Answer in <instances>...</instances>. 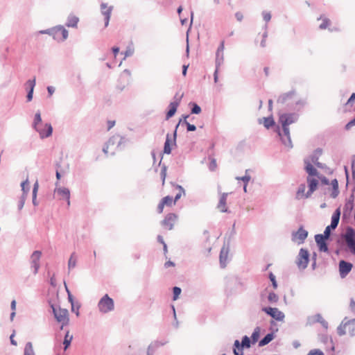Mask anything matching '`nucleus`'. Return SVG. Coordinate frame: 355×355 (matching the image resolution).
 Segmentation results:
<instances>
[{"mask_svg":"<svg viewBox=\"0 0 355 355\" xmlns=\"http://www.w3.org/2000/svg\"><path fill=\"white\" fill-rule=\"evenodd\" d=\"M297 120L298 114L295 113H284L279 116V123L282 125V131L279 126L277 128V131L284 145L288 148L293 147L288 126Z\"/></svg>","mask_w":355,"mask_h":355,"instance_id":"f257e3e1","label":"nucleus"},{"mask_svg":"<svg viewBox=\"0 0 355 355\" xmlns=\"http://www.w3.org/2000/svg\"><path fill=\"white\" fill-rule=\"evenodd\" d=\"M305 164L306 171L309 174L306 180L309 186V191L306 193V198H309L317 189L318 180L313 176L318 175V172L313 166L308 161L305 160Z\"/></svg>","mask_w":355,"mask_h":355,"instance_id":"f03ea898","label":"nucleus"},{"mask_svg":"<svg viewBox=\"0 0 355 355\" xmlns=\"http://www.w3.org/2000/svg\"><path fill=\"white\" fill-rule=\"evenodd\" d=\"M175 189H178V191L176 193L174 198L166 196L161 199L157 207L159 214L163 213L164 207H172L175 205L177 201L182 197V193H184L182 188L180 186H176Z\"/></svg>","mask_w":355,"mask_h":355,"instance_id":"7ed1b4c3","label":"nucleus"},{"mask_svg":"<svg viewBox=\"0 0 355 355\" xmlns=\"http://www.w3.org/2000/svg\"><path fill=\"white\" fill-rule=\"evenodd\" d=\"M128 139L124 137H121L119 135H116L112 136L106 143L105 146L103 147V151L104 153L107 154L110 153L112 155L114 154L115 151L109 152L108 149L110 148L111 150L114 149H122L125 144L128 141Z\"/></svg>","mask_w":355,"mask_h":355,"instance_id":"20e7f679","label":"nucleus"},{"mask_svg":"<svg viewBox=\"0 0 355 355\" xmlns=\"http://www.w3.org/2000/svg\"><path fill=\"white\" fill-rule=\"evenodd\" d=\"M51 307L56 320L62 324L61 329H63V327L69 324V322L68 310L60 307H55L53 305Z\"/></svg>","mask_w":355,"mask_h":355,"instance_id":"39448f33","label":"nucleus"},{"mask_svg":"<svg viewBox=\"0 0 355 355\" xmlns=\"http://www.w3.org/2000/svg\"><path fill=\"white\" fill-rule=\"evenodd\" d=\"M98 308L101 313H108L114 310V301L107 294H105L98 302Z\"/></svg>","mask_w":355,"mask_h":355,"instance_id":"423d86ee","label":"nucleus"},{"mask_svg":"<svg viewBox=\"0 0 355 355\" xmlns=\"http://www.w3.org/2000/svg\"><path fill=\"white\" fill-rule=\"evenodd\" d=\"M178 220V216L175 213L167 214L161 222L162 227L166 230L173 229L175 225Z\"/></svg>","mask_w":355,"mask_h":355,"instance_id":"0eeeda50","label":"nucleus"},{"mask_svg":"<svg viewBox=\"0 0 355 355\" xmlns=\"http://www.w3.org/2000/svg\"><path fill=\"white\" fill-rule=\"evenodd\" d=\"M55 35H52L53 40L58 42L65 41L69 36L68 31L62 25H58L54 26Z\"/></svg>","mask_w":355,"mask_h":355,"instance_id":"6e6552de","label":"nucleus"},{"mask_svg":"<svg viewBox=\"0 0 355 355\" xmlns=\"http://www.w3.org/2000/svg\"><path fill=\"white\" fill-rule=\"evenodd\" d=\"M345 240L350 252L355 254V232L352 228L347 229Z\"/></svg>","mask_w":355,"mask_h":355,"instance_id":"1a4fd4ad","label":"nucleus"},{"mask_svg":"<svg viewBox=\"0 0 355 355\" xmlns=\"http://www.w3.org/2000/svg\"><path fill=\"white\" fill-rule=\"evenodd\" d=\"M309 254L308 251L303 248L300 249L296 261V263L299 268L304 269L306 268L309 261Z\"/></svg>","mask_w":355,"mask_h":355,"instance_id":"9d476101","label":"nucleus"},{"mask_svg":"<svg viewBox=\"0 0 355 355\" xmlns=\"http://www.w3.org/2000/svg\"><path fill=\"white\" fill-rule=\"evenodd\" d=\"M307 236L308 232L304 230L303 227H300L297 231L293 232L292 240L294 242L301 244L304 243Z\"/></svg>","mask_w":355,"mask_h":355,"instance_id":"9b49d317","label":"nucleus"},{"mask_svg":"<svg viewBox=\"0 0 355 355\" xmlns=\"http://www.w3.org/2000/svg\"><path fill=\"white\" fill-rule=\"evenodd\" d=\"M262 310L277 320L282 321L284 318V314L277 308L265 307Z\"/></svg>","mask_w":355,"mask_h":355,"instance_id":"f8f14e48","label":"nucleus"},{"mask_svg":"<svg viewBox=\"0 0 355 355\" xmlns=\"http://www.w3.org/2000/svg\"><path fill=\"white\" fill-rule=\"evenodd\" d=\"M39 126L38 128L35 129L40 135V138L44 139L49 137L53 133V127L51 123H45L44 128Z\"/></svg>","mask_w":355,"mask_h":355,"instance_id":"ddd939ff","label":"nucleus"},{"mask_svg":"<svg viewBox=\"0 0 355 355\" xmlns=\"http://www.w3.org/2000/svg\"><path fill=\"white\" fill-rule=\"evenodd\" d=\"M42 253L40 251H35L31 257V264L33 268V274H36L40 268V259L41 258Z\"/></svg>","mask_w":355,"mask_h":355,"instance_id":"4468645a","label":"nucleus"},{"mask_svg":"<svg viewBox=\"0 0 355 355\" xmlns=\"http://www.w3.org/2000/svg\"><path fill=\"white\" fill-rule=\"evenodd\" d=\"M112 9V6L107 7V3H102L101 4V13L105 17V27H107L109 25Z\"/></svg>","mask_w":355,"mask_h":355,"instance_id":"2eb2a0df","label":"nucleus"},{"mask_svg":"<svg viewBox=\"0 0 355 355\" xmlns=\"http://www.w3.org/2000/svg\"><path fill=\"white\" fill-rule=\"evenodd\" d=\"M352 264L345 261H340L339 263V272L341 277H345L351 271Z\"/></svg>","mask_w":355,"mask_h":355,"instance_id":"dca6fc26","label":"nucleus"},{"mask_svg":"<svg viewBox=\"0 0 355 355\" xmlns=\"http://www.w3.org/2000/svg\"><path fill=\"white\" fill-rule=\"evenodd\" d=\"M315 242L319 248L320 251L327 252L328 247L326 243V240L328 239L326 237H323L322 234H317L315 236Z\"/></svg>","mask_w":355,"mask_h":355,"instance_id":"f3484780","label":"nucleus"},{"mask_svg":"<svg viewBox=\"0 0 355 355\" xmlns=\"http://www.w3.org/2000/svg\"><path fill=\"white\" fill-rule=\"evenodd\" d=\"M55 192L60 196V199L66 200L68 205H70V191L67 188H58L55 190Z\"/></svg>","mask_w":355,"mask_h":355,"instance_id":"a211bd4d","label":"nucleus"},{"mask_svg":"<svg viewBox=\"0 0 355 355\" xmlns=\"http://www.w3.org/2000/svg\"><path fill=\"white\" fill-rule=\"evenodd\" d=\"M296 92L295 90L289 91L286 93L282 94L280 95L277 99V103L281 104H284L287 103L288 101L293 99Z\"/></svg>","mask_w":355,"mask_h":355,"instance_id":"6ab92c4d","label":"nucleus"},{"mask_svg":"<svg viewBox=\"0 0 355 355\" xmlns=\"http://www.w3.org/2000/svg\"><path fill=\"white\" fill-rule=\"evenodd\" d=\"M354 323L352 321H348L338 327L339 335L346 334L347 332H350L353 329Z\"/></svg>","mask_w":355,"mask_h":355,"instance_id":"aec40b11","label":"nucleus"},{"mask_svg":"<svg viewBox=\"0 0 355 355\" xmlns=\"http://www.w3.org/2000/svg\"><path fill=\"white\" fill-rule=\"evenodd\" d=\"M227 193H223L219 199L218 204L217 205V209L220 212H227Z\"/></svg>","mask_w":355,"mask_h":355,"instance_id":"412c9836","label":"nucleus"},{"mask_svg":"<svg viewBox=\"0 0 355 355\" xmlns=\"http://www.w3.org/2000/svg\"><path fill=\"white\" fill-rule=\"evenodd\" d=\"M178 106V101H173L170 103V104L168 105V110L166 114V120H168L170 118L175 115Z\"/></svg>","mask_w":355,"mask_h":355,"instance_id":"4be33fe9","label":"nucleus"},{"mask_svg":"<svg viewBox=\"0 0 355 355\" xmlns=\"http://www.w3.org/2000/svg\"><path fill=\"white\" fill-rule=\"evenodd\" d=\"M78 21H79V19L78 17H76L72 14H70L67 17V22H66L65 25L67 27L76 28L78 26Z\"/></svg>","mask_w":355,"mask_h":355,"instance_id":"5701e85b","label":"nucleus"},{"mask_svg":"<svg viewBox=\"0 0 355 355\" xmlns=\"http://www.w3.org/2000/svg\"><path fill=\"white\" fill-rule=\"evenodd\" d=\"M340 209H337L334 213L333 214L332 216H331V225H329L331 229H335L338 223H339V220H340Z\"/></svg>","mask_w":355,"mask_h":355,"instance_id":"b1692460","label":"nucleus"},{"mask_svg":"<svg viewBox=\"0 0 355 355\" xmlns=\"http://www.w3.org/2000/svg\"><path fill=\"white\" fill-rule=\"evenodd\" d=\"M228 249L227 248H222L220 253V263L223 268L226 266V262L228 257Z\"/></svg>","mask_w":355,"mask_h":355,"instance_id":"393cba45","label":"nucleus"},{"mask_svg":"<svg viewBox=\"0 0 355 355\" xmlns=\"http://www.w3.org/2000/svg\"><path fill=\"white\" fill-rule=\"evenodd\" d=\"M42 125V124L41 113H40V111L38 110L35 114L32 126L34 129H37V128H38L39 126H40Z\"/></svg>","mask_w":355,"mask_h":355,"instance_id":"a878e982","label":"nucleus"},{"mask_svg":"<svg viewBox=\"0 0 355 355\" xmlns=\"http://www.w3.org/2000/svg\"><path fill=\"white\" fill-rule=\"evenodd\" d=\"M306 105V101L303 99H299L295 103V105L290 107V109L300 111Z\"/></svg>","mask_w":355,"mask_h":355,"instance_id":"bb28decb","label":"nucleus"},{"mask_svg":"<svg viewBox=\"0 0 355 355\" xmlns=\"http://www.w3.org/2000/svg\"><path fill=\"white\" fill-rule=\"evenodd\" d=\"M305 190H306L305 184H301L299 187L298 190H297V191L296 193V198L297 199H301L302 198H306V193H305Z\"/></svg>","mask_w":355,"mask_h":355,"instance_id":"cd10ccee","label":"nucleus"},{"mask_svg":"<svg viewBox=\"0 0 355 355\" xmlns=\"http://www.w3.org/2000/svg\"><path fill=\"white\" fill-rule=\"evenodd\" d=\"M170 142H171V139H170L169 135L168 134L166 135V141L164 143V151H163L164 154H170L171 153V147Z\"/></svg>","mask_w":355,"mask_h":355,"instance_id":"c85d7f7f","label":"nucleus"},{"mask_svg":"<svg viewBox=\"0 0 355 355\" xmlns=\"http://www.w3.org/2000/svg\"><path fill=\"white\" fill-rule=\"evenodd\" d=\"M275 121L272 116L263 118V125L267 129H269L270 128L272 127L275 125Z\"/></svg>","mask_w":355,"mask_h":355,"instance_id":"c756f323","label":"nucleus"},{"mask_svg":"<svg viewBox=\"0 0 355 355\" xmlns=\"http://www.w3.org/2000/svg\"><path fill=\"white\" fill-rule=\"evenodd\" d=\"M191 106V113L193 114H198L201 112V107L194 102H191L189 103Z\"/></svg>","mask_w":355,"mask_h":355,"instance_id":"7c9ffc66","label":"nucleus"},{"mask_svg":"<svg viewBox=\"0 0 355 355\" xmlns=\"http://www.w3.org/2000/svg\"><path fill=\"white\" fill-rule=\"evenodd\" d=\"M73 339V336L69 334V331H67L65 334L63 344L64 345V350H66L70 345L71 342Z\"/></svg>","mask_w":355,"mask_h":355,"instance_id":"2f4dec72","label":"nucleus"},{"mask_svg":"<svg viewBox=\"0 0 355 355\" xmlns=\"http://www.w3.org/2000/svg\"><path fill=\"white\" fill-rule=\"evenodd\" d=\"M332 187H333V193H331V196L333 198H336L338 193H339V191H338V182L337 181L336 179H334L331 181V183Z\"/></svg>","mask_w":355,"mask_h":355,"instance_id":"473e14b6","label":"nucleus"},{"mask_svg":"<svg viewBox=\"0 0 355 355\" xmlns=\"http://www.w3.org/2000/svg\"><path fill=\"white\" fill-rule=\"evenodd\" d=\"M235 348L234 349V355H243V347L241 346L239 340L234 342Z\"/></svg>","mask_w":355,"mask_h":355,"instance_id":"72a5a7b5","label":"nucleus"},{"mask_svg":"<svg viewBox=\"0 0 355 355\" xmlns=\"http://www.w3.org/2000/svg\"><path fill=\"white\" fill-rule=\"evenodd\" d=\"M183 117H184V120L182 121V119H180L179 123L175 126V129L174 132H173V141H174V142L175 141V138H176V136H177V129L179 127L180 124L181 123H182V124H185L187 126V123H189L187 121V119L189 117V115L183 116Z\"/></svg>","mask_w":355,"mask_h":355,"instance_id":"f704fd0d","label":"nucleus"},{"mask_svg":"<svg viewBox=\"0 0 355 355\" xmlns=\"http://www.w3.org/2000/svg\"><path fill=\"white\" fill-rule=\"evenodd\" d=\"M273 338V336L271 334H267L262 340L259 342V346H264L269 343Z\"/></svg>","mask_w":355,"mask_h":355,"instance_id":"c9c22d12","label":"nucleus"},{"mask_svg":"<svg viewBox=\"0 0 355 355\" xmlns=\"http://www.w3.org/2000/svg\"><path fill=\"white\" fill-rule=\"evenodd\" d=\"M24 355H35L31 343H28L24 349Z\"/></svg>","mask_w":355,"mask_h":355,"instance_id":"e433bc0d","label":"nucleus"},{"mask_svg":"<svg viewBox=\"0 0 355 355\" xmlns=\"http://www.w3.org/2000/svg\"><path fill=\"white\" fill-rule=\"evenodd\" d=\"M21 190L24 193H27L29 191V182L28 178L21 184Z\"/></svg>","mask_w":355,"mask_h":355,"instance_id":"4c0bfd02","label":"nucleus"},{"mask_svg":"<svg viewBox=\"0 0 355 355\" xmlns=\"http://www.w3.org/2000/svg\"><path fill=\"white\" fill-rule=\"evenodd\" d=\"M263 28L265 29V32L263 33V35H262L263 38H262V40L261 41V44H260L261 47L266 46V38L268 37V32H267L268 26H267V24H266Z\"/></svg>","mask_w":355,"mask_h":355,"instance_id":"58836bf2","label":"nucleus"},{"mask_svg":"<svg viewBox=\"0 0 355 355\" xmlns=\"http://www.w3.org/2000/svg\"><path fill=\"white\" fill-rule=\"evenodd\" d=\"M241 346L242 347H246V348H249L250 347V338L247 336H245L243 338Z\"/></svg>","mask_w":355,"mask_h":355,"instance_id":"ea45409f","label":"nucleus"},{"mask_svg":"<svg viewBox=\"0 0 355 355\" xmlns=\"http://www.w3.org/2000/svg\"><path fill=\"white\" fill-rule=\"evenodd\" d=\"M259 337V329L256 328L251 336L253 343H255L258 340Z\"/></svg>","mask_w":355,"mask_h":355,"instance_id":"a19ab883","label":"nucleus"},{"mask_svg":"<svg viewBox=\"0 0 355 355\" xmlns=\"http://www.w3.org/2000/svg\"><path fill=\"white\" fill-rule=\"evenodd\" d=\"M54 31V26L48 29L42 30L38 32V34H47L50 36L52 35H55Z\"/></svg>","mask_w":355,"mask_h":355,"instance_id":"79ce46f5","label":"nucleus"},{"mask_svg":"<svg viewBox=\"0 0 355 355\" xmlns=\"http://www.w3.org/2000/svg\"><path fill=\"white\" fill-rule=\"evenodd\" d=\"M76 263V257L75 256V254L73 253L71 255V257L69 260V267L73 268V267H75Z\"/></svg>","mask_w":355,"mask_h":355,"instance_id":"37998d69","label":"nucleus"},{"mask_svg":"<svg viewBox=\"0 0 355 355\" xmlns=\"http://www.w3.org/2000/svg\"><path fill=\"white\" fill-rule=\"evenodd\" d=\"M173 300H176L179 297V295L181 293V288L179 287L175 286L173 289Z\"/></svg>","mask_w":355,"mask_h":355,"instance_id":"c03bdc74","label":"nucleus"},{"mask_svg":"<svg viewBox=\"0 0 355 355\" xmlns=\"http://www.w3.org/2000/svg\"><path fill=\"white\" fill-rule=\"evenodd\" d=\"M36 84V79L34 77L33 79H30L26 82V85L28 86L29 89L34 90Z\"/></svg>","mask_w":355,"mask_h":355,"instance_id":"a18cd8bd","label":"nucleus"},{"mask_svg":"<svg viewBox=\"0 0 355 355\" xmlns=\"http://www.w3.org/2000/svg\"><path fill=\"white\" fill-rule=\"evenodd\" d=\"M330 24V20L327 18L322 19V23L320 25V29H325Z\"/></svg>","mask_w":355,"mask_h":355,"instance_id":"49530a36","label":"nucleus"},{"mask_svg":"<svg viewBox=\"0 0 355 355\" xmlns=\"http://www.w3.org/2000/svg\"><path fill=\"white\" fill-rule=\"evenodd\" d=\"M315 318L316 321L320 322L324 328H327V322L320 315H317Z\"/></svg>","mask_w":355,"mask_h":355,"instance_id":"de8ad7c7","label":"nucleus"},{"mask_svg":"<svg viewBox=\"0 0 355 355\" xmlns=\"http://www.w3.org/2000/svg\"><path fill=\"white\" fill-rule=\"evenodd\" d=\"M217 167L216 162L214 159H209V168L210 171H214Z\"/></svg>","mask_w":355,"mask_h":355,"instance_id":"09e8293b","label":"nucleus"},{"mask_svg":"<svg viewBox=\"0 0 355 355\" xmlns=\"http://www.w3.org/2000/svg\"><path fill=\"white\" fill-rule=\"evenodd\" d=\"M224 57L216 58V69L219 70L220 67L223 64Z\"/></svg>","mask_w":355,"mask_h":355,"instance_id":"8fccbe9b","label":"nucleus"},{"mask_svg":"<svg viewBox=\"0 0 355 355\" xmlns=\"http://www.w3.org/2000/svg\"><path fill=\"white\" fill-rule=\"evenodd\" d=\"M262 16L266 22H268L271 19V14L270 12L263 11Z\"/></svg>","mask_w":355,"mask_h":355,"instance_id":"3c124183","label":"nucleus"},{"mask_svg":"<svg viewBox=\"0 0 355 355\" xmlns=\"http://www.w3.org/2000/svg\"><path fill=\"white\" fill-rule=\"evenodd\" d=\"M236 179L241 180L245 183V185L244 186V191L246 192V184L250 180V176L248 175H245L242 178H236Z\"/></svg>","mask_w":355,"mask_h":355,"instance_id":"603ef678","label":"nucleus"},{"mask_svg":"<svg viewBox=\"0 0 355 355\" xmlns=\"http://www.w3.org/2000/svg\"><path fill=\"white\" fill-rule=\"evenodd\" d=\"M268 300L271 302H276L278 300V296L274 293H270L268 295Z\"/></svg>","mask_w":355,"mask_h":355,"instance_id":"864d4df0","label":"nucleus"},{"mask_svg":"<svg viewBox=\"0 0 355 355\" xmlns=\"http://www.w3.org/2000/svg\"><path fill=\"white\" fill-rule=\"evenodd\" d=\"M307 355H324V353L318 349H311Z\"/></svg>","mask_w":355,"mask_h":355,"instance_id":"5fc2aeb1","label":"nucleus"},{"mask_svg":"<svg viewBox=\"0 0 355 355\" xmlns=\"http://www.w3.org/2000/svg\"><path fill=\"white\" fill-rule=\"evenodd\" d=\"M355 125V117L349 121L345 126V129L346 130H349L351 129L352 127Z\"/></svg>","mask_w":355,"mask_h":355,"instance_id":"6e6d98bb","label":"nucleus"},{"mask_svg":"<svg viewBox=\"0 0 355 355\" xmlns=\"http://www.w3.org/2000/svg\"><path fill=\"white\" fill-rule=\"evenodd\" d=\"M38 188H39V184H38V182H36L34 184L33 190V200L36 198V196H37V192Z\"/></svg>","mask_w":355,"mask_h":355,"instance_id":"4d7b16f0","label":"nucleus"},{"mask_svg":"<svg viewBox=\"0 0 355 355\" xmlns=\"http://www.w3.org/2000/svg\"><path fill=\"white\" fill-rule=\"evenodd\" d=\"M331 227L329 225L326 227L324 232V234H322V236L323 237H326L327 239H329V236H330V232H331Z\"/></svg>","mask_w":355,"mask_h":355,"instance_id":"13d9d810","label":"nucleus"},{"mask_svg":"<svg viewBox=\"0 0 355 355\" xmlns=\"http://www.w3.org/2000/svg\"><path fill=\"white\" fill-rule=\"evenodd\" d=\"M270 279L272 282L273 288L275 289L277 287V282L275 280V277L272 273H270L269 275Z\"/></svg>","mask_w":355,"mask_h":355,"instance_id":"bf43d9fd","label":"nucleus"},{"mask_svg":"<svg viewBox=\"0 0 355 355\" xmlns=\"http://www.w3.org/2000/svg\"><path fill=\"white\" fill-rule=\"evenodd\" d=\"M157 240L159 242H160L162 244H163L164 250L165 252H167V246H166V244L165 243V242L164 241L163 237L162 236H158Z\"/></svg>","mask_w":355,"mask_h":355,"instance_id":"052dcab7","label":"nucleus"},{"mask_svg":"<svg viewBox=\"0 0 355 355\" xmlns=\"http://www.w3.org/2000/svg\"><path fill=\"white\" fill-rule=\"evenodd\" d=\"M355 101V93H352L347 102L346 103L347 105H352V103Z\"/></svg>","mask_w":355,"mask_h":355,"instance_id":"680f3d73","label":"nucleus"},{"mask_svg":"<svg viewBox=\"0 0 355 355\" xmlns=\"http://www.w3.org/2000/svg\"><path fill=\"white\" fill-rule=\"evenodd\" d=\"M33 91L34 90H31V89H29L28 91L27 95H26V99H27L28 102H30L32 101L33 96Z\"/></svg>","mask_w":355,"mask_h":355,"instance_id":"e2e57ef3","label":"nucleus"},{"mask_svg":"<svg viewBox=\"0 0 355 355\" xmlns=\"http://www.w3.org/2000/svg\"><path fill=\"white\" fill-rule=\"evenodd\" d=\"M187 130L188 132H193L196 130V127L193 124L187 123Z\"/></svg>","mask_w":355,"mask_h":355,"instance_id":"0e129e2a","label":"nucleus"},{"mask_svg":"<svg viewBox=\"0 0 355 355\" xmlns=\"http://www.w3.org/2000/svg\"><path fill=\"white\" fill-rule=\"evenodd\" d=\"M235 17L239 21H241L243 19V15L241 12H236L235 13Z\"/></svg>","mask_w":355,"mask_h":355,"instance_id":"69168bd1","label":"nucleus"},{"mask_svg":"<svg viewBox=\"0 0 355 355\" xmlns=\"http://www.w3.org/2000/svg\"><path fill=\"white\" fill-rule=\"evenodd\" d=\"M134 53V51L132 49H127L123 53L125 55V58L131 56Z\"/></svg>","mask_w":355,"mask_h":355,"instance_id":"338daca9","label":"nucleus"},{"mask_svg":"<svg viewBox=\"0 0 355 355\" xmlns=\"http://www.w3.org/2000/svg\"><path fill=\"white\" fill-rule=\"evenodd\" d=\"M47 91H48L49 95L51 96L54 93L55 88L53 86H48Z\"/></svg>","mask_w":355,"mask_h":355,"instance_id":"774afa93","label":"nucleus"}]
</instances>
